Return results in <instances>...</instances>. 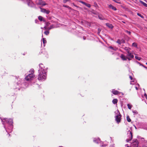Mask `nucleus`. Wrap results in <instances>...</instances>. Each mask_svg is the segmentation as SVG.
Returning <instances> with one entry per match:
<instances>
[{
  "label": "nucleus",
  "instance_id": "obj_1",
  "mask_svg": "<svg viewBox=\"0 0 147 147\" xmlns=\"http://www.w3.org/2000/svg\"><path fill=\"white\" fill-rule=\"evenodd\" d=\"M39 74L38 79L39 80H42L43 79H45L46 78V74L45 70L42 67H40L38 70Z\"/></svg>",
  "mask_w": 147,
  "mask_h": 147
},
{
  "label": "nucleus",
  "instance_id": "obj_2",
  "mask_svg": "<svg viewBox=\"0 0 147 147\" xmlns=\"http://www.w3.org/2000/svg\"><path fill=\"white\" fill-rule=\"evenodd\" d=\"M132 138H130L129 140L127 139L126 141L127 142H130L131 143V145L133 147H138V142L136 139H134L132 140Z\"/></svg>",
  "mask_w": 147,
  "mask_h": 147
},
{
  "label": "nucleus",
  "instance_id": "obj_3",
  "mask_svg": "<svg viewBox=\"0 0 147 147\" xmlns=\"http://www.w3.org/2000/svg\"><path fill=\"white\" fill-rule=\"evenodd\" d=\"M31 74H29L25 78L26 80L27 81H30L32 80L33 78L34 77V75L33 74L34 71L33 69H31L30 71Z\"/></svg>",
  "mask_w": 147,
  "mask_h": 147
},
{
  "label": "nucleus",
  "instance_id": "obj_4",
  "mask_svg": "<svg viewBox=\"0 0 147 147\" xmlns=\"http://www.w3.org/2000/svg\"><path fill=\"white\" fill-rule=\"evenodd\" d=\"M121 115L120 113L115 116V120L118 124L121 122Z\"/></svg>",
  "mask_w": 147,
  "mask_h": 147
},
{
  "label": "nucleus",
  "instance_id": "obj_5",
  "mask_svg": "<svg viewBox=\"0 0 147 147\" xmlns=\"http://www.w3.org/2000/svg\"><path fill=\"white\" fill-rule=\"evenodd\" d=\"M127 59L129 61L131 60L134 57V56L133 55L130 51L127 53Z\"/></svg>",
  "mask_w": 147,
  "mask_h": 147
},
{
  "label": "nucleus",
  "instance_id": "obj_6",
  "mask_svg": "<svg viewBox=\"0 0 147 147\" xmlns=\"http://www.w3.org/2000/svg\"><path fill=\"white\" fill-rule=\"evenodd\" d=\"M93 142L95 143L100 144L103 143V142L102 141L100 138H94Z\"/></svg>",
  "mask_w": 147,
  "mask_h": 147
},
{
  "label": "nucleus",
  "instance_id": "obj_7",
  "mask_svg": "<svg viewBox=\"0 0 147 147\" xmlns=\"http://www.w3.org/2000/svg\"><path fill=\"white\" fill-rule=\"evenodd\" d=\"M41 11L42 12L45 13L47 14H49L50 11L49 10H47L45 9L40 8Z\"/></svg>",
  "mask_w": 147,
  "mask_h": 147
},
{
  "label": "nucleus",
  "instance_id": "obj_8",
  "mask_svg": "<svg viewBox=\"0 0 147 147\" xmlns=\"http://www.w3.org/2000/svg\"><path fill=\"white\" fill-rule=\"evenodd\" d=\"M121 59L123 61H126L127 59V57H126L124 55L122 54L120 56Z\"/></svg>",
  "mask_w": 147,
  "mask_h": 147
},
{
  "label": "nucleus",
  "instance_id": "obj_9",
  "mask_svg": "<svg viewBox=\"0 0 147 147\" xmlns=\"http://www.w3.org/2000/svg\"><path fill=\"white\" fill-rule=\"evenodd\" d=\"M6 121L10 125H12L13 123V120L12 119H7Z\"/></svg>",
  "mask_w": 147,
  "mask_h": 147
},
{
  "label": "nucleus",
  "instance_id": "obj_10",
  "mask_svg": "<svg viewBox=\"0 0 147 147\" xmlns=\"http://www.w3.org/2000/svg\"><path fill=\"white\" fill-rule=\"evenodd\" d=\"M38 4L41 5H46V4L45 3L44 1L42 0H39Z\"/></svg>",
  "mask_w": 147,
  "mask_h": 147
},
{
  "label": "nucleus",
  "instance_id": "obj_11",
  "mask_svg": "<svg viewBox=\"0 0 147 147\" xmlns=\"http://www.w3.org/2000/svg\"><path fill=\"white\" fill-rule=\"evenodd\" d=\"M112 92L113 94L115 95H117L119 93V92L117 90H115L114 89L112 91Z\"/></svg>",
  "mask_w": 147,
  "mask_h": 147
},
{
  "label": "nucleus",
  "instance_id": "obj_12",
  "mask_svg": "<svg viewBox=\"0 0 147 147\" xmlns=\"http://www.w3.org/2000/svg\"><path fill=\"white\" fill-rule=\"evenodd\" d=\"M109 8H111L112 9L116 11L117 10L116 8L113 6L112 5L110 4L109 5Z\"/></svg>",
  "mask_w": 147,
  "mask_h": 147
},
{
  "label": "nucleus",
  "instance_id": "obj_13",
  "mask_svg": "<svg viewBox=\"0 0 147 147\" xmlns=\"http://www.w3.org/2000/svg\"><path fill=\"white\" fill-rule=\"evenodd\" d=\"M106 25L109 28H113V26L111 24L109 23H107L106 24Z\"/></svg>",
  "mask_w": 147,
  "mask_h": 147
},
{
  "label": "nucleus",
  "instance_id": "obj_14",
  "mask_svg": "<svg viewBox=\"0 0 147 147\" xmlns=\"http://www.w3.org/2000/svg\"><path fill=\"white\" fill-rule=\"evenodd\" d=\"M126 51L127 53L130 51L131 49L129 47H125L124 48H123Z\"/></svg>",
  "mask_w": 147,
  "mask_h": 147
},
{
  "label": "nucleus",
  "instance_id": "obj_15",
  "mask_svg": "<svg viewBox=\"0 0 147 147\" xmlns=\"http://www.w3.org/2000/svg\"><path fill=\"white\" fill-rule=\"evenodd\" d=\"M139 1L141 3H142V4H143L144 6L147 7V4L146 3L143 2V1H142L141 0H140Z\"/></svg>",
  "mask_w": 147,
  "mask_h": 147
},
{
  "label": "nucleus",
  "instance_id": "obj_16",
  "mask_svg": "<svg viewBox=\"0 0 147 147\" xmlns=\"http://www.w3.org/2000/svg\"><path fill=\"white\" fill-rule=\"evenodd\" d=\"M118 100L117 99H114L112 101V102L114 104H116Z\"/></svg>",
  "mask_w": 147,
  "mask_h": 147
},
{
  "label": "nucleus",
  "instance_id": "obj_17",
  "mask_svg": "<svg viewBox=\"0 0 147 147\" xmlns=\"http://www.w3.org/2000/svg\"><path fill=\"white\" fill-rule=\"evenodd\" d=\"M127 121L128 122H130L131 121V120L130 119V118L129 116H127Z\"/></svg>",
  "mask_w": 147,
  "mask_h": 147
},
{
  "label": "nucleus",
  "instance_id": "obj_18",
  "mask_svg": "<svg viewBox=\"0 0 147 147\" xmlns=\"http://www.w3.org/2000/svg\"><path fill=\"white\" fill-rule=\"evenodd\" d=\"M38 19L40 21H41L43 20V18L41 16H39L38 17Z\"/></svg>",
  "mask_w": 147,
  "mask_h": 147
},
{
  "label": "nucleus",
  "instance_id": "obj_19",
  "mask_svg": "<svg viewBox=\"0 0 147 147\" xmlns=\"http://www.w3.org/2000/svg\"><path fill=\"white\" fill-rule=\"evenodd\" d=\"M135 58L139 61H140L142 59L141 57L137 56H135Z\"/></svg>",
  "mask_w": 147,
  "mask_h": 147
},
{
  "label": "nucleus",
  "instance_id": "obj_20",
  "mask_svg": "<svg viewBox=\"0 0 147 147\" xmlns=\"http://www.w3.org/2000/svg\"><path fill=\"white\" fill-rule=\"evenodd\" d=\"M137 44L135 42H134L132 44V46L133 47H137Z\"/></svg>",
  "mask_w": 147,
  "mask_h": 147
},
{
  "label": "nucleus",
  "instance_id": "obj_21",
  "mask_svg": "<svg viewBox=\"0 0 147 147\" xmlns=\"http://www.w3.org/2000/svg\"><path fill=\"white\" fill-rule=\"evenodd\" d=\"M127 106L128 107V108L129 109H131L132 106V105L129 104H128L127 105Z\"/></svg>",
  "mask_w": 147,
  "mask_h": 147
},
{
  "label": "nucleus",
  "instance_id": "obj_22",
  "mask_svg": "<svg viewBox=\"0 0 147 147\" xmlns=\"http://www.w3.org/2000/svg\"><path fill=\"white\" fill-rule=\"evenodd\" d=\"M49 33V31H45L44 32V33L46 35H48Z\"/></svg>",
  "mask_w": 147,
  "mask_h": 147
},
{
  "label": "nucleus",
  "instance_id": "obj_23",
  "mask_svg": "<svg viewBox=\"0 0 147 147\" xmlns=\"http://www.w3.org/2000/svg\"><path fill=\"white\" fill-rule=\"evenodd\" d=\"M113 1L115 2L116 3H118L119 4H121V2H119V0H112Z\"/></svg>",
  "mask_w": 147,
  "mask_h": 147
},
{
  "label": "nucleus",
  "instance_id": "obj_24",
  "mask_svg": "<svg viewBox=\"0 0 147 147\" xmlns=\"http://www.w3.org/2000/svg\"><path fill=\"white\" fill-rule=\"evenodd\" d=\"M98 17L100 20H103L105 19L103 18H102V17L101 16H98Z\"/></svg>",
  "mask_w": 147,
  "mask_h": 147
},
{
  "label": "nucleus",
  "instance_id": "obj_25",
  "mask_svg": "<svg viewBox=\"0 0 147 147\" xmlns=\"http://www.w3.org/2000/svg\"><path fill=\"white\" fill-rule=\"evenodd\" d=\"M53 28V26L51 25L48 28V30H49Z\"/></svg>",
  "mask_w": 147,
  "mask_h": 147
},
{
  "label": "nucleus",
  "instance_id": "obj_26",
  "mask_svg": "<svg viewBox=\"0 0 147 147\" xmlns=\"http://www.w3.org/2000/svg\"><path fill=\"white\" fill-rule=\"evenodd\" d=\"M43 42L44 44H45L47 42V41L45 38H43Z\"/></svg>",
  "mask_w": 147,
  "mask_h": 147
},
{
  "label": "nucleus",
  "instance_id": "obj_27",
  "mask_svg": "<svg viewBox=\"0 0 147 147\" xmlns=\"http://www.w3.org/2000/svg\"><path fill=\"white\" fill-rule=\"evenodd\" d=\"M117 42L119 44H121V40H120L119 39L117 41Z\"/></svg>",
  "mask_w": 147,
  "mask_h": 147
},
{
  "label": "nucleus",
  "instance_id": "obj_28",
  "mask_svg": "<svg viewBox=\"0 0 147 147\" xmlns=\"http://www.w3.org/2000/svg\"><path fill=\"white\" fill-rule=\"evenodd\" d=\"M85 5L88 7L90 8L91 7V5L90 4L86 3Z\"/></svg>",
  "mask_w": 147,
  "mask_h": 147
},
{
  "label": "nucleus",
  "instance_id": "obj_29",
  "mask_svg": "<svg viewBox=\"0 0 147 147\" xmlns=\"http://www.w3.org/2000/svg\"><path fill=\"white\" fill-rule=\"evenodd\" d=\"M125 32L127 33L129 35H130L131 32H130L128 31L127 30H125Z\"/></svg>",
  "mask_w": 147,
  "mask_h": 147
},
{
  "label": "nucleus",
  "instance_id": "obj_30",
  "mask_svg": "<svg viewBox=\"0 0 147 147\" xmlns=\"http://www.w3.org/2000/svg\"><path fill=\"white\" fill-rule=\"evenodd\" d=\"M79 2H80V3H82V4L85 5H86V2H83L81 1H79Z\"/></svg>",
  "mask_w": 147,
  "mask_h": 147
},
{
  "label": "nucleus",
  "instance_id": "obj_31",
  "mask_svg": "<svg viewBox=\"0 0 147 147\" xmlns=\"http://www.w3.org/2000/svg\"><path fill=\"white\" fill-rule=\"evenodd\" d=\"M137 15L138 16H140V17L142 18H143V16H142L141 14H140L139 13H137Z\"/></svg>",
  "mask_w": 147,
  "mask_h": 147
},
{
  "label": "nucleus",
  "instance_id": "obj_32",
  "mask_svg": "<svg viewBox=\"0 0 147 147\" xmlns=\"http://www.w3.org/2000/svg\"><path fill=\"white\" fill-rule=\"evenodd\" d=\"M133 113H134L135 114H137L138 113V112L136 111H133Z\"/></svg>",
  "mask_w": 147,
  "mask_h": 147
},
{
  "label": "nucleus",
  "instance_id": "obj_33",
  "mask_svg": "<svg viewBox=\"0 0 147 147\" xmlns=\"http://www.w3.org/2000/svg\"><path fill=\"white\" fill-rule=\"evenodd\" d=\"M50 23L49 22H47L46 23V26H49V25H50Z\"/></svg>",
  "mask_w": 147,
  "mask_h": 147
},
{
  "label": "nucleus",
  "instance_id": "obj_34",
  "mask_svg": "<svg viewBox=\"0 0 147 147\" xmlns=\"http://www.w3.org/2000/svg\"><path fill=\"white\" fill-rule=\"evenodd\" d=\"M68 1L69 0H63V2L64 3H65Z\"/></svg>",
  "mask_w": 147,
  "mask_h": 147
},
{
  "label": "nucleus",
  "instance_id": "obj_35",
  "mask_svg": "<svg viewBox=\"0 0 147 147\" xmlns=\"http://www.w3.org/2000/svg\"><path fill=\"white\" fill-rule=\"evenodd\" d=\"M121 43H124L125 42V41L123 40H121Z\"/></svg>",
  "mask_w": 147,
  "mask_h": 147
},
{
  "label": "nucleus",
  "instance_id": "obj_36",
  "mask_svg": "<svg viewBox=\"0 0 147 147\" xmlns=\"http://www.w3.org/2000/svg\"><path fill=\"white\" fill-rule=\"evenodd\" d=\"M141 65L143 67H144L145 68H146V69H147V67L145 66L143 64H141Z\"/></svg>",
  "mask_w": 147,
  "mask_h": 147
},
{
  "label": "nucleus",
  "instance_id": "obj_37",
  "mask_svg": "<svg viewBox=\"0 0 147 147\" xmlns=\"http://www.w3.org/2000/svg\"><path fill=\"white\" fill-rule=\"evenodd\" d=\"M129 77V78H130V79H131V80H132L133 78H132V77L131 76H130Z\"/></svg>",
  "mask_w": 147,
  "mask_h": 147
},
{
  "label": "nucleus",
  "instance_id": "obj_38",
  "mask_svg": "<svg viewBox=\"0 0 147 147\" xmlns=\"http://www.w3.org/2000/svg\"><path fill=\"white\" fill-rule=\"evenodd\" d=\"M63 6L64 7H67V8H69V6H67V5H63Z\"/></svg>",
  "mask_w": 147,
  "mask_h": 147
},
{
  "label": "nucleus",
  "instance_id": "obj_39",
  "mask_svg": "<svg viewBox=\"0 0 147 147\" xmlns=\"http://www.w3.org/2000/svg\"><path fill=\"white\" fill-rule=\"evenodd\" d=\"M144 96L146 98V99H147V95H146V94L145 93L144 94Z\"/></svg>",
  "mask_w": 147,
  "mask_h": 147
},
{
  "label": "nucleus",
  "instance_id": "obj_40",
  "mask_svg": "<svg viewBox=\"0 0 147 147\" xmlns=\"http://www.w3.org/2000/svg\"><path fill=\"white\" fill-rule=\"evenodd\" d=\"M130 135L131 136V138H132V133L131 132H130Z\"/></svg>",
  "mask_w": 147,
  "mask_h": 147
},
{
  "label": "nucleus",
  "instance_id": "obj_41",
  "mask_svg": "<svg viewBox=\"0 0 147 147\" xmlns=\"http://www.w3.org/2000/svg\"><path fill=\"white\" fill-rule=\"evenodd\" d=\"M125 147H130L128 146V145L127 144L125 145Z\"/></svg>",
  "mask_w": 147,
  "mask_h": 147
},
{
  "label": "nucleus",
  "instance_id": "obj_42",
  "mask_svg": "<svg viewBox=\"0 0 147 147\" xmlns=\"http://www.w3.org/2000/svg\"><path fill=\"white\" fill-rule=\"evenodd\" d=\"M47 26H45L44 28L45 29H48V28H47Z\"/></svg>",
  "mask_w": 147,
  "mask_h": 147
},
{
  "label": "nucleus",
  "instance_id": "obj_43",
  "mask_svg": "<svg viewBox=\"0 0 147 147\" xmlns=\"http://www.w3.org/2000/svg\"><path fill=\"white\" fill-rule=\"evenodd\" d=\"M137 63L138 64H139L140 65H141V64H142L140 63L138 61L137 62Z\"/></svg>",
  "mask_w": 147,
  "mask_h": 147
},
{
  "label": "nucleus",
  "instance_id": "obj_44",
  "mask_svg": "<svg viewBox=\"0 0 147 147\" xmlns=\"http://www.w3.org/2000/svg\"><path fill=\"white\" fill-rule=\"evenodd\" d=\"M30 0L28 2V5H29V3H30Z\"/></svg>",
  "mask_w": 147,
  "mask_h": 147
},
{
  "label": "nucleus",
  "instance_id": "obj_45",
  "mask_svg": "<svg viewBox=\"0 0 147 147\" xmlns=\"http://www.w3.org/2000/svg\"><path fill=\"white\" fill-rule=\"evenodd\" d=\"M110 48L111 49H113V47L111 46L110 47Z\"/></svg>",
  "mask_w": 147,
  "mask_h": 147
},
{
  "label": "nucleus",
  "instance_id": "obj_46",
  "mask_svg": "<svg viewBox=\"0 0 147 147\" xmlns=\"http://www.w3.org/2000/svg\"><path fill=\"white\" fill-rule=\"evenodd\" d=\"M73 5L74 6H75L76 7H78V6H76V5L74 3H73Z\"/></svg>",
  "mask_w": 147,
  "mask_h": 147
},
{
  "label": "nucleus",
  "instance_id": "obj_47",
  "mask_svg": "<svg viewBox=\"0 0 147 147\" xmlns=\"http://www.w3.org/2000/svg\"><path fill=\"white\" fill-rule=\"evenodd\" d=\"M146 64L147 65V63H146Z\"/></svg>",
  "mask_w": 147,
  "mask_h": 147
},
{
  "label": "nucleus",
  "instance_id": "obj_48",
  "mask_svg": "<svg viewBox=\"0 0 147 147\" xmlns=\"http://www.w3.org/2000/svg\"><path fill=\"white\" fill-rule=\"evenodd\" d=\"M102 144H101V145H102Z\"/></svg>",
  "mask_w": 147,
  "mask_h": 147
},
{
  "label": "nucleus",
  "instance_id": "obj_49",
  "mask_svg": "<svg viewBox=\"0 0 147 147\" xmlns=\"http://www.w3.org/2000/svg\"><path fill=\"white\" fill-rule=\"evenodd\" d=\"M100 31V30H99L98 31Z\"/></svg>",
  "mask_w": 147,
  "mask_h": 147
},
{
  "label": "nucleus",
  "instance_id": "obj_50",
  "mask_svg": "<svg viewBox=\"0 0 147 147\" xmlns=\"http://www.w3.org/2000/svg\"><path fill=\"white\" fill-rule=\"evenodd\" d=\"M136 1V0H135Z\"/></svg>",
  "mask_w": 147,
  "mask_h": 147
}]
</instances>
